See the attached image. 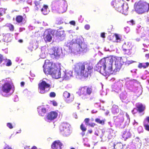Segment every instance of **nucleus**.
Listing matches in <instances>:
<instances>
[{"label":"nucleus","mask_w":149,"mask_h":149,"mask_svg":"<svg viewBox=\"0 0 149 149\" xmlns=\"http://www.w3.org/2000/svg\"><path fill=\"white\" fill-rule=\"evenodd\" d=\"M52 104L54 106H57L58 104L57 103V102L54 101V100H53L52 101Z\"/></svg>","instance_id":"obj_47"},{"label":"nucleus","mask_w":149,"mask_h":149,"mask_svg":"<svg viewBox=\"0 0 149 149\" xmlns=\"http://www.w3.org/2000/svg\"><path fill=\"white\" fill-rule=\"evenodd\" d=\"M107 57L106 58H104L101 59L100 61L98 63H99L101 66L103 68V70L104 72L106 70V66L105 64L107 61Z\"/></svg>","instance_id":"obj_15"},{"label":"nucleus","mask_w":149,"mask_h":149,"mask_svg":"<svg viewBox=\"0 0 149 149\" xmlns=\"http://www.w3.org/2000/svg\"><path fill=\"white\" fill-rule=\"evenodd\" d=\"M114 36H115L116 40L117 42H118V40H120V38L119 35L116 33L114 34Z\"/></svg>","instance_id":"obj_38"},{"label":"nucleus","mask_w":149,"mask_h":149,"mask_svg":"<svg viewBox=\"0 0 149 149\" xmlns=\"http://www.w3.org/2000/svg\"><path fill=\"white\" fill-rule=\"evenodd\" d=\"M63 130H69L70 129L71 126L68 123H64L63 126Z\"/></svg>","instance_id":"obj_30"},{"label":"nucleus","mask_w":149,"mask_h":149,"mask_svg":"<svg viewBox=\"0 0 149 149\" xmlns=\"http://www.w3.org/2000/svg\"><path fill=\"white\" fill-rule=\"evenodd\" d=\"M35 4V8L36 10H38L41 9V7L42 6V5L41 4L39 1H35L34 2Z\"/></svg>","instance_id":"obj_22"},{"label":"nucleus","mask_w":149,"mask_h":149,"mask_svg":"<svg viewBox=\"0 0 149 149\" xmlns=\"http://www.w3.org/2000/svg\"><path fill=\"white\" fill-rule=\"evenodd\" d=\"M8 25L6 26L9 29V30L11 31H13L14 29V26L10 23L7 24Z\"/></svg>","instance_id":"obj_32"},{"label":"nucleus","mask_w":149,"mask_h":149,"mask_svg":"<svg viewBox=\"0 0 149 149\" xmlns=\"http://www.w3.org/2000/svg\"><path fill=\"white\" fill-rule=\"evenodd\" d=\"M60 3V1H59L56 0L52 2V6L54 7L59 6Z\"/></svg>","instance_id":"obj_31"},{"label":"nucleus","mask_w":149,"mask_h":149,"mask_svg":"<svg viewBox=\"0 0 149 149\" xmlns=\"http://www.w3.org/2000/svg\"><path fill=\"white\" fill-rule=\"evenodd\" d=\"M5 61L6 62V66H10L12 65V63L11 61L10 60L6 58V59Z\"/></svg>","instance_id":"obj_34"},{"label":"nucleus","mask_w":149,"mask_h":149,"mask_svg":"<svg viewBox=\"0 0 149 149\" xmlns=\"http://www.w3.org/2000/svg\"><path fill=\"white\" fill-rule=\"evenodd\" d=\"M31 149H37V148L36 146H34Z\"/></svg>","instance_id":"obj_56"},{"label":"nucleus","mask_w":149,"mask_h":149,"mask_svg":"<svg viewBox=\"0 0 149 149\" xmlns=\"http://www.w3.org/2000/svg\"><path fill=\"white\" fill-rule=\"evenodd\" d=\"M127 0V1H129L130 0Z\"/></svg>","instance_id":"obj_62"},{"label":"nucleus","mask_w":149,"mask_h":149,"mask_svg":"<svg viewBox=\"0 0 149 149\" xmlns=\"http://www.w3.org/2000/svg\"><path fill=\"white\" fill-rule=\"evenodd\" d=\"M38 88L40 90V93L43 94L46 92L45 89L46 88H50V85L49 84H47L45 81H42L38 84Z\"/></svg>","instance_id":"obj_7"},{"label":"nucleus","mask_w":149,"mask_h":149,"mask_svg":"<svg viewBox=\"0 0 149 149\" xmlns=\"http://www.w3.org/2000/svg\"><path fill=\"white\" fill-rule=\"evenodd\" d=\"M59 29H63V27H60L59 28Z\"/></svg>","instance_id":"obj_58"},{"label":"nucleus","mask_w":149,"mask_h":149,"mask_svg":"<svg viewBox=\"0 0 149 149\" xmlns=\"http://www.w3.org/2000/svg\"><path fill=\"white\" fill-rule=\"evenodd\" d=\"M99 64V63H97L96 65V70L100 73L102 72V74L105 76L103 69L102 70V67Z\"/></svg>","instance_id":"obj_26"},{"label":"nucleus","mask_w":149,"mask_h":149,"mask_svg":"<svg viewBox=\"0 0 149 149\" xmlns=\"http://www.w3.org/2000/svg\"><path fill=\"white\" fill-rule=\"evenodd\" d=\"M38 111L39 115L41 116H44L46 112V109L45 108H42L41 109L38 110Z\"/></svg>","instance_id":"obj_25"},{"label":"nucleus","mask_w":149,"mask_h":149,"mask_svg":"<svg viewBox=\"0 0 149 149\" xmlns=\"http://www.w3.org/2000/svg\"><path fill=\"white\" fill-rule=\"evenodd\" d=\"M5 10L4 9L0 8V17L2 16L5 13Z\"/></svg>","instance_id":"obj_36"},{"label":"nucleus","mask_w":149,"mask_h":149,"mask_svg":"<svg viewBox=\"0 0 149 149\" xmlns=\"http://www.w3.org/2000/svg\"><path fill=\"white\" fill-rule=\"evenodd\" d=\"M143 126L144 127L145 129L146 130H149V125H148L147 123H146L145 122L143 124Z\"/></svg>","instance_id":"obj_39"},{"label":"nucleus","mask_w":149,"mask_h":149,"mask_svg":"<svg viewBox=\"0 0 149 149\" xmlns=\"http://www.w3.org/2000/svg\"><path fill=\"white\" fill-rule=\"evenodd\" d=\"M64 97L66 99L70 97V94L67 91H65L63 94Z\"/></svg>","instance_id":"obj_35"},{"label":"nucleus","mask_w":149,"mask_h":149,"mask_svg":"<svg viewBox=\"0 0 149 149\" xmlns=\"http://www.w3.org/2000/svg\"><path fill=\"white\" fill-rule=\"evenodd\" d=\"M90 28V26L89 25L87 24L85 25L84 28L85 29L87 30H89Z\"/></svg>","instance_id":"obj_45"},{"label":"nucleus","mask_w":149,"mask_h":149,"mask_svg":"<svg viewBox=\"0 0 149 149\" xmlns=\"http://www.w3.org/2000/svg\"><path fill=\"white\" fill-rule=\"evenodd\" d=\"M79 51L80 52H86L87 50V45L84 42H81L79 44Z\"/></svg>","instance_id":"obj_14"},{"label":"nucleus","mask_w":149,"mask_h":149,"mask_svg":"<svg viewBox=\"0 0 149 149\" xmlns=\"http://www.w3.org/2000/svg\"><path fill=\"white\" fill-rule=\"evenodd\" d=\"M115 61L116 68L114 71L115 72L119 71L120 69V66H118L119 60L117 58L113 56H110L107 57V61L105 64L106 70L104 71L105 76H109L112 71V63L113 61Z\"/></svg>","instance_id":"obj_2"},{"label":"nucleus","mask_w":149,"mask_h":149,"mask_svg":"<svg viewBox=\"0 0 149 149\" xmlns=\"http://www.w3.org/2000/svg\"><path fill=\"white\" fill-rule=\"evenodd\" d=\"M93 11L94 12H95L96 10H93Z\"/></svg>","instance_id":"obj_61"},{"label":"nucleus","mask_w":149,"mask_h":149,"mask_svg":"<svg viewBox=\"0 0 149 149\" xmlns=\"http://www.w3.org/2000/svg\"><path fill=\"white\" fill-rule=\"evenodd\" d=\"M134 142L135 145L136 146H138V145L141 146V141L139 139L138 137H136L134 140Z\"/></svg>","instance_id":"obj_29"},{"label":"nucleus","mask_w":149,"mask_h":149,"mask_svg":"<svg viewBox=\"0 0 149 149\" xmlns=\"http://www.w3.org/2000/svg\"><path fill=\"white\" fill-rule=\"evenodd\" d=\"M20 84L21 86H23L24 85V83L23 81H22L21 82Z\"/></svg>","instance_id":"obj_54"},{"label":"nucleus","mask_w":149,"mask_h":149,"mask_svg":"<svg viewBox=\"0 0 149 149\" xmlns=\"http://www.w3.org/2000/svg\"><path fill=\"white\" fill-rule=\"evenodd\" d=\"M103 131H96L95 133V134L97 136H99L100 137L103 136Z\"/></svg>","instance_id":"obj_33"},{"label":"nucleus","mask_w":149,"mask_h":149,"mask_svg":"<svg viewBox=\"0 0 149 149\" xmlns=\"http://www.w3.org/2000/svg\"><path fill=\"white\" fill-rule=\"evenodd\" d=\"M85 131H82L81 133V134L82 136H83L85 135Z\"/></svg>","instance_id":"obj_52"},{"label":"nucleus","mask_w":149,"mask_h":149,"mask_svg":"<svg viewBox=\"0 0 149 149\" xmlns=\"http://www.w3.org/2000/svg\"><path fill=\"white\" fill-rule=\"evenodd\" d=\"M56 95V94L54 92H51L49 94V96L51 97H54Z\"/></svg>","instance_id":"obj_40"},{"label":"nucleus","mask_w":149,"mask_h":149,"mask_svg":"<svg viewBox=\"0 0 149 149\" xmlns=\"http://www.w3.org/2000/svg\"><path fill=\"white\" fill-rule=\"evenodd\" d=\"M4 60V57L3 55L0 54V63H1Z\"/></svg>","instance_id":"obj_44"},{"label":"nucleus","mask_w":149,"mask_h":149,"mask_svg":"<svg viewBox=\"0 0 149 149\" xmlns=\"http://www.w3.org/2000/svg\"><path fill=\"white\" fill-rule=\"evenodd\" d=\"M67 9V5L65 2H63L61 4L60 8L61 12L62 13L65 12Z\"/></svg>","instance_id":"obj_20"},{"label":"nucleus","mask_w":149,"mask_h":149,"mask_svg":"<svg viewBox=\"0 0 149 149\" xmlns=\"http://www.w3.org/2000/svg\"><path fill=\"white\" fill-rule=\"evenodd\" d=\"M58 116V113L55 111H51L47 113L46 119L49 121H52L56 119Z\"/></svg>","instance_id":"obj_12"},{"label":"nucleus","mask_w":149,"mask_h":149,"mask_svg":"<svg viewBox=\"0 0 149 149\" xmlns=\"http://www.w3.org/2000/svg\"><path fill=\"white\" fill-rule=\"evenodd\" d=\"M111 5L119 12L122 13H125L128 8L127 5L125 4L122 0H114L111 3Z\"/></svg>","instance_id":"obj_3"},{"label":"nucleus","mask_w":149,"mask_h":149,"mask_svg":"<svg viewBox=\"0 0 149 149\" xmlns=\"http://www.w3.org/2000/svg\"><path fill=\"white\" fill-rule=\"evenodd\" d=\"M131 136V134L130 131H124L122 134V137L125 140H126L129 138H130Z\"/></svg>","instance_id":"obj_17"},{"label":"nucleus","mask_w":149,"mask_h":149,"mask_svg":"<svg viewBox=\"0 0 149 149\" xmlns=\"http://www.w3.org/2000/svg\"><path fill=\"white\" fill-rule=\"evenodd\" d=\"M93 69V65L89 61L78 63L74 65V68L75 73L85 78L91 76Z\"/></svg>","instance_id":"obj_1"},{"label":"nucleus","mask_w":149,"mask_h":149,"mask_svg":"<svg viewBox=\"0 0 149 149\" xmlns=\"http://www.w3.org/2000/svg\"><path fill=\"white\" fill-rule=\"evenodd\" d=\"M100 36L102 38H105V33L104 32L101 33Z\"/></svg>","instance_id":"obj_49"},{"label":"nucleus","mask_w":149,"mask_h":149,"mask_svg":"<svg viewBox=\"0 0 149 149\" xmlns=\"http://www.w3.org/2000/svg\"><path fill=\"white\" fill-rule=\"evenodd\" d=\"M145 122L146 123H147V122L149 123V116L146 117V118L144 119L143 121V124H144Z\"/></svg>","instance_id":"obj_43"},{"label":"nucleus","mask_w":149,"mask_h":149,"mask_svg":"<svg viewBox=\"0 0 149 149\" xmlns=\"http://www.w3.org/2000/svg\"><path fill=\"white\" fill-rule=\"evenodd\" d=\"M145 57L147 58H149V54H146L145 55Z\"/></svg>","instance_id":"obj_53"},{"label":"nucleus","mask_w":149,"mask_h":149,"mask_svg":"<svg viewBox=\"0 0 149 149\" xmlns=\"http://www.w3.org/2000/svg\"><path fill=\"white\" fill-rule=\"evenodd\" d=\"M136 107L137 109V110L139 113L142 112L144 111L145 109V107L142 104H140L137 105Z\"/></svg>","instance_id":"obj_18"},{"label":"nucleus","mask_w":149,"mask_h":149,"mask_svg":"<svg viewBox=\"0 0 149 149\" xmlns=\"http://www.w3.org/2000/svg\"><path fill=\"white\" fill-rule=\"evenodd\" d=\"M134 7L135 11L139 14L148 12L149 10V3L141 1L136 2Z\"/></svg>","instance_id":"obj_4"},{"label":"nucleus","mask_w":149,"mask_h":149,"mask_svg":"<svg viewBox=\"0 0 149 149\" xmlns=\"http://www.w3.org/2000/svg\"><path fill=\"white\" fill-rule=\"evenodd\" d=\"M105 120L104 119L102 120H100L98 118H96L95 119V122L97 123L100 124L101 125H104L105 123Z\"/></svg>","instance_id":"obj_27"},{"label":"nucleus","mask_w":149,"mask_h":149,"mask_svg":"<svg viewBox=\"0 0 149 149\" xmlns=\"http://www.w3.org/2000/svg\"><path fill=\"white\" fill-rule=\"evenodd\" d=\"M92 131H88L86 134V135H88L89 134H91L92 132Z\"/></svg>","instance_id":"obj_51"},{"label":"nucleus","mask_w":149,"mask_h":149,"mask_svg":"<svg viewBox=\"0 0 149 149\" xmlns=\"http://www.w3.org/2000/svg\"><path fill=\"white\" fill-rule=\"evenodd\" d=\"M5 81L4 80L0 81V83H4L2 87V91L5 93H8L10 92L12 89V86L9 82H5Z\"/></svg>","instance_id":"obj_9"},{"label":"nucleus","mask_w":149,"mask_h":149,"mask_svg":"<svg viewBox=\"0 0 149 149\" xmlns=\"http://www.w3.org/2000/svg\"><path fill=\"white\" fill-rule=\"evenodd\" d=\"M49 54L52 58L58 59L60 56L61 53L58 48L54 47L50 49Z\"/></svg>","instance_id":"obj_8"},{"label":"nucleus","mask_w":149,"mask_h":149,"mask_svg":"<svg viewBox=\"0 0 149 149\" xmlns=\"http://www.w3.org/2000/svg\"><path fill=\"white\" fill-rule=\"evenodd\" d=\"M129 49H123V51L124 52V53L125 54H128L127 52H129Z\"/></svg>","instance_id":"obj_46"},{"label":"nucleus","mask_w":149,"mask_h":149,"mask_svg":"<svg viewBox=\"0 0 149 149\" xmlns=\"http://www.w3.org/2000/svg\"><path fill=\"white\" fill-rule=\"evenodd\" d=\"M149 66V63L146 62L145 63H140L138 65V67L140 68H143L145 69L148 67Z\"/></svg>","instance_id":"obj_23"},{"label":"nucleus","mask_w":149,"mask_h":149,"mask_svg":"<svg viewBox=\"0 0 149 149\" xmlns=\"http://www.w3.org/2000/svg\"><path fill=\"white\" fill-rule=\"evenodd\" d=\"M61 64L58 63H53L48 60L46 61L43 66V71L45 72V71H47V69L51 71H55L56 70H61Z\"/></svg>","instance_id":"obj_5"},{"label":"nucleus","mask_w":149,"mask_h":149,"mask_svg":"<svg viewBox=\"0 0 149 149\" xmlns=\"http://www.w3.org/2000/svg\"><path fill=\"white\" fill-rule=\"evenodd\" d=\"M148 22H149V19H148L147 20Z\"/></svg>","instance_id":"obj_60"},{"label":"nucleus","mask_w":149,"mask_h":149,"mask_svg":"<svg viewBox=\"0 0 149 149\" xmlns=\"http://www.w3.org/2000/svg\"><path fill=\"white\" fill-rule=\"evenodd\" d=\"M89 118H86L84 119V122L86 125H89L92 127H94L96 125V124L95 123H89Z\"/></svg>","instance_id":"obj_24"},{"label":"nucleus","mask_w":149,"mask_h":149,"mask_svg":"<svg viewBox=\"0 0 149 149\" xmlns=\"http://www.w3.org/2000/svg\"><path fill=\"white\" fill-rule=\"evenodd\" d=\"M15 20L18 24L22 23L25 21V18L21 15H17L16 16Z\"/></svg>","instance_id":"obj_16"},{"label":"nucleus","mask_w":149,"mask_h":149,"mask_svg":"<svg viewBox=\"0 0 149 149\" xmlns=\"http://www.w3.org/2000/svg\"><path fill=\"white\" fill-rule=\"evenodd\" d=\"M18 41L20 43H22L23 42V40L22 39H19Z\"/></svg>","instance_id":"obj_55"},{"label":"nucleus","mask_w":149,"mask_h":149,"mask_svg":"<svg viewBox=\"0 0 149 149\" xmlns=\"http://www.w3.org/2000/svg\"><path fill=\"white\" fill-rule=\"evenodd\" d=\"M113 80H115V79L114 78L113 79Z\"/></svg>","instance_id":"obj_63"},{"label":"nucleus","mask_w":149,"mask_h":149,"mask_svg":"<svg viewBox=\"0 0 149 149\" xmlns=\"http://www.w3.org/2000/svg\"><path fill=\"white\" fill-rule=\"evenodd\" d=\"M92 91V87L85 86L81 87L80 89V93L81 95H90Z\"/></svg>","instance_id":"obj_11"},{"label":"nucleus","mask_w":149,"mask_h":149,"mask_svg":"<svg viewBox=\"0 0 149 149\" xmlns=\"http://www.w3.org/2000/svg\"><path fill=\"white\" fill-rule=\"evenodd\" d=\"M63 144L58 140H56L52 142L51 147L52 149H62Z\"/></svg>","instance_id":"obj_13"},{"label":"nucleus","mask_w":149,"mask_h":149,"mask_svg":"<svg viewBox=\"0 0 149 149\" xmlns=\"http://www.w3.org/2000/svg\"><path fill=\"white\" fill-rule=\"evenodd\" d=\"M80 129L82 130H86V128L85 125L82 123L80 126Z\"/></svg>","instance_id":"obj_37"},{"label":"nucleus","mask_w":149,"mask_h":149,"mask_svg":"<svg viewBox=\"0 0 149 149\" xmlns=\"http://www.w3.org/2000/svg\"><path fill=\"white\" fill-rule=\"evenodd\" d=\"M114 147L115 149H122L123 148V145L121 143H118L114 145Z\"/></svg>","instance_id":"obj_28"},{"label":"nucleus","mask_w":149,"mask_h":149,"mask_svg":"<svg viewBox=\"0 0 149 149\" xmlns=\"http://www.w3.org/2000/svg\"><path fill=\"white\" fill-rule=\"evenodd\" d=\"M91 120L92 121H94V118H91Z\"/></svg>","instance_id":"obj_57"},{"label":"nucleus","mask_w":149,"mask_h":149,"mask_svg":"<svg viewBox=\"0 0 149 149\" xmlns=\"http://www.w3.org/2000/svg\"><path fill=\"white\" fill-rule=\"evenodd\" d=\"M70 149H75V148H72Z\"/></svg>","instance_id":"obj_59"},{"label":"nucleus","mask_w":149,"mask_h":149,"mask_svg":"<svg viewBox=\"0 0 149 149\" xmlns=\"http://www.w3.org/2000/svg\"><path fill=\"white\" fill-rule=\"evenodd\" d=\"M3 149H14L11 146L9 145H6L3 148Z\"/></svg>","instance_id":"obj_42"},{"label":"nucleus","mask_w":149,"mask_h":149,"mask_svg":"<svg viewBox=\"0 0 149 149\" xmlns=\"http://www.w3.org/2000/svg\"><path fill=\"white\" fill-rule=\"evenodd\" d=\"M54 31H52V29H46L44 34V39L47 42H50L52 39V37L51 36H54Z\"/></svg>","instance_id":"obj_6"},{"label":"nucleus","mask_w":149,"mask_h":149,"mask_svg":"<svg viewBox=\"0 0 149 149\" xmlns=\"http://www.w3.org/2000/svg\"><path fill=\"white\" fill-rule=\"evenodd\" d=\"M70 24L72 25H74L75 24V22L74 21H72L70 22Z\"/></svg>","instance_id":"obj_50"},{"label":"nucleus","mask_w":149,"mask_h":149,"mask_svg":"<svg viewBox=\"0 0 149 149\" xmlns=\"http://www.w3.org/2000/svg\"><path fill=\"white\" fill-rule=\"evenodd\" d=\"M127 22L130 23V24L132 25H133L135 24V22L133 20H131L130 21L128 22Z\"/></svg>","instance_id":"obj_48"},{"label":"nucleus","mask_w":149,"mask_h":149,"mask_svg":"<svg viewBox=\"0 0 149 149\" xmlns=\"http://www.w3.org/2000/svg\"><path fill=\"white\" fill-rule=\"evenodd\" d=\"M47 71H45V72H44L46 74H50L53 78L56 79H58L61 77V70L51 71L50 70H49L47 69Z\"/></svg>","instance_id":"obj_10"},{"label":"nucleus","mask_w":149,"mask_h":149,"mask_svg":"<svg viewBox=\"0 0 149 149\" xmlns=\"http://www.w3.org/2000/svg\"><path fill=\"white\" fill-rule=\"evenodd\" d=\"M52 31H54V36L55 35L56 36L61 37L63 35L64 33L63 31H60L59 30H56L52 29Z\"/></svg>","instance_id":"obj_21"},{"label":"nucleus","mask_w":149,"mask_h":149,"mask_svg":"<svg viewBox=\"0 0 149 149\" xmlns=\"http://www.w3.org/2000/svg\"><path fill=\"white\" fill-rule=\"evenodd\" d=\"M7 127H9L10 129H11L13 128V127L12 124L10 123H8L7 124Z\"/></svg>","instance_id":"obj_41"},{"label":"nucleus","mask_w":149,"mask_h":149,"mask_svg":"<svg viewBox=\"0 0 149 149\" xmlns=\"http://www.w3.org/2000/svg\"><path fill=\"white\" fill-rule=\"evenodd\" d=\"M40 10L44 15H46L48 13V7L47 5H44L43 7L41 8Z\"/></svg>","instance_id":"obj_19"}]
</instances>
